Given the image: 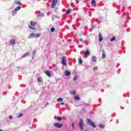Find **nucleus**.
<instances>
[{
	"label": "nucleus",
	"instance_id": "obj_1",
	"mask_svg": "<svg viewBox=\"0 0 131 131\" xmlns=\"http://www.w3.org/2000/svg\"><path fill=\"white\" fill-rule=\"evenodd\" d=\"M39 36H40V34L32 33L29 35L28 38H34L36 37H39Z\"/></svg>",
	"mask_w": 131,
	"mask_h": 131
},
{
	"label": "nucleus",
	"instance_id": "obj_2",
	"mask_svg": "<svg viewBox=\"0 0 131 131\" xmlns=\"http://www.w3.org/2000/svg\"><path fill=\"white\" fill-rule=\"evenodd\" d=\"M87 123L90 125L91 126H92L93 127L96 128V125H95V123L93 122L91 119H86Z\"/></svg>",
	"mask_w": 131,
	"mask_h": 131
},
{
	"label": "nucleus",
	"instance_id": "obj_3",
	"mask_svg": "<svg viewBox=\"0 0 131 131\" xmlns=\"http://www.w3.org/2000/svg\"><path fill=\"white\" fill-rule=\"evenodd\" d=\"M79 126L81 130L83 129V120H80L79 123Z\"/></svg>",
	"mask_w": 131,
	"mask_h": 131
},
{
	"label": "nucleus",
	"instance_id": "obj_4",
	"mask_svg": "<svg viewBox=\"0 0 131 131\" xmlns=\"http://www.w3.org/2000/svg\"><path fill=\"white\" fill-rule=\"evenodd\" d=\"M55 127H57V128H61L62 126H63V124H59L58 123H55L53 124Z\"/></svg>",
	"mask_w": 131,
	"mask_h": 131
},
{
	"label": "nucleus",
	"instance_id": "obj_5",
	"mask_svg": "<svg viewBox=\"0 0 131 131\" xmlns=\"http://www.w3.org/2000/svg\"><path fill=\"white\" fill-rule=\"evenodd\" d=\"M61 64L63 65V66H67V63L65 61V56H63L62 58L61 59Z\"/></svg>",
	"mask_w": 131,
	"mask_h": 131
},
{
	"label": "nucleus",
	"instance_id": "obj_6",
	"mask_svg": "<svg viewBox=\"0 0 131 131\" xmlns=\"http://www.w3.org/2000/svg\"><path fill=\"white\" fill-rule=\"evenodd\" d=\"M57 4V0H53L52 3L51 8L54 9L55 7H56V5Z\"/></svg>",
	"mask_w": 131,
	"mask_h": 131
},
{
	"label": "nucleus",
	"instance_id": "obj_7",
	"mask_svg": "<svg viewBox=\"0 0 131 131\" xmlns=\"http://www.w3.org/2000/svg\"><path fill=\"white\" fill-rule=\"evenodd\" d=\"M71 74V72L69 71H66L64 73L65 76H70V75Z\"/></svg>",
	"mask_w": 131,
	"mask_h": 131
},
{
	"label": "nucleus",
	"instance_id": "obj_8",
	"mask_svg": "<svg viewBox=\"0 0 131 131\" xmlns=\"http://www.w3.org/2000/svg\"><path fill=\"white\" fill-rule=\"evenodd\" d=\"M105 57H106V52H105V51L102 50L101 59H105Z\"/></svg>",
	"mask_w": 131,
	"mask_h": 131
},
{
	"label": "nucleus",
	"instance_id": "obj_9",
	"mask_svg": "<svg viewBox=\"0 0 131 131\" xmlns=\"http://www.w3.org/2000/svg\"><path fill=\"white\" fill-rule=\"evenodd\" d=\"M84 54L85 56H90L91 53H90V51H89L88 49H86V52H85L84 53Z\"/></svg>",
	"mask_w": 131,
	"mask_h": 131
},
{
	"label": "nucleus",
	"instance_id": "obj_10",
	"mask_svg": "<svg viewBox=\"0 0 131 131\" xmlns=\"http://www.w3.org/2000/svg\"><path fill=\"white\" fill-rule=\"evenodd\" d=\"M45 74H46V75H47V76H48L49 77H51V73H50V72L49 71H45Z\"/></svg>",
	"mask_w": 131,
	"mask_h": 131
},
{
	"label": "nucleus",
	"instance_id": "obj_11",
	"mask_svg": "<svg viewBox=\"0 0 131 131\" xmlns=\"http://www.w3.org/2000/svg\"><path fill=\"white\" fill-rule=\"evenodd\" d=\"M99 41L100 42H101V41L103 40V38L102 37V34H101V33H99Z\"/></svg>",
	"mask_w": 131,
	"mask_h": 131
},
{
	"label": "nucleus",
	"instance_id": "obj_12",
	"mask_svg": "<svg viewBox=\"0 0 131 131\" xmlns=\"http://www.w3.org/2000/svg\"><path fill=\"white\" fill-rule=\"evenodd\" d=\"M92 61L95 63V62H96L97 61V57L96 56H92Z\"/></svg>",
	"mask_w": 131,
	"mask_h": 131
},
{
	"label": "nucleus",
	"instance_id": "obj_13",
	"mask_svg": "<svg viewBox=\"0 0 131 131\" xmlns=\"http://www.w3.org/2000/svg\"><path fill=\"white\" fill-rule=\"evenodd\" d=\"M11 45H15V40L14 39H12L10 41Z\"/></svg>",
	"mask_w": 131,
	"mask_h": 131
},
{
	"label": "nucleus",
	"instance_id": "obj_14",
	"mask_svg": "<svg viewBox=\"0 0 131 131\" xmlns=\"http://www.w3.org/2000/svg\"><path fill=\"white\" fill-rule=\"evenodd\" d=\"M29 55V53H26L25 54L23 55V58H26V57H28V56Z\"/></svg>",
	"mask_w": 131,
	"mask_h": 131
},
{
	"label": "nucleus",
	"instance_id": "obj_15",
	"mask_svg": "<svg viewBox=\"0 0 131 131\" xmlns=\"http://www.w3.org/2000/svg\"><path fill=\"white\" fill-rule=\"evenodd\" d=\"M71 12V10L70 9H68L66 11V15H69Z\"/></svg>",
	"mask_w": 131,
	"mask_h": 131
},
{
	"label": "nucleus",
	"instance_id": "obj_16",
	"mask_svg": "<svg viewBox=\"0 0 131 131\" xmlns=\"http://www.w3.org/2000/svg\"><path fill=\"white\" fill-rule=\"evenodd\" d=\"M37 81H39V82H41V81H42V79L41 78V77H39L37 78Z\"/></svg>",
	"mask_w": 131,
	"mask_h": 131
},
{
	"label": "nucleus",
	"instance_id": "obj_17",
	"mask_svg": "<svg viewBox=\"0 0 131 131\" xmlns=\"http://www.w3.org/2000/svg\"><path fill=\"white\" fill-rule=\"evenodd\" d=\"M15 14H17V10H14L13 11H12V15L14 16Z\"/></svg>",
	"mask_w": 131,
	"mask_h": 131
},
{
	"label": "nucleus",
	"instance_id": "obj_18",
	"mask_svg": "<svg viewBox=\"0 0 131 131\" xmlns=\"http://www.w3.org/2000/svg\"><path fill=\"white\" fill-rule=\"evenodd\" d=\"M63 101V98H59L58 99H57V102H62Z\"/></svg>",
	"mask_w": 131,
	"mask_h": 131
},
{
	"label": "nucleus",
	"instance_id": "obj_19",
	"mask_svg": "<svg viewBox=\"0 0 131 131\" xmlns=\"http://www.w3.org/2000/svg\"><path fill=\"white\" fill-rule=\"evenodd\" d=\"M20 9H21V7H20V6H18V7H16L15 9V11H19V10H20Z\"/></svg>",
	"mask_w": 131,
	"mask_h": 131
},
{
	"label": "nucleus",
	"instance_id": "obj_20",
	"mask_svg": "<svg viewBox=\"0 0 131 131\" xmlns=\"http://www.w3.org/2000/svg\"><path fill=\"white\" fill-rule=\"evenodd\" d=\"M15 4H16V5H20V6H21V5H22V4L20 3V2H19V1H16V2H15Z\"/></svg>",
	"mask_w": 131,
	"mask_h": 131
},
{
	"label": "nucleus",
	"instance_id": "obj_21",
	"mask_svg": "<svg viewBox=\"0 0 131 131\" xmlns=\"http://www.w3.org/2000/svg\"><path fill=\"white\" fill-rule=\"evenodd\" d=\"M30 24L32 26H35V23L33 22V21H31L30 22Z\"/></svg>",
	"mask_w": 131,
	"mask_h": 131
},
{
	"label": "nucleus",
	"instance_id": "obj_22",
	"mask_svg": "<svg viewBox=\"0 0 131 131\" xmlns=\"http://www.w3.org/2000/svg\"><path fill=\"white\" fill-rule=\"evenodd\" d=\"M99 127H100V128H104V126H103V125L102 124H100L99 125Z\"/></svg>",
	"mask_w": 131,
	"mask_h": 131
},
{
	"label": "nucleus",
	"instance_id": "obj_23",
	"mask_svg": "<svg viewBox=\"0 0 131 131\" xmlns=\"http://www.w3.org/2000/svg\"><path fill=\"white\" fill-rule=\"evenodd\" d=\"M50 31L51 32H54L55 31V28H51Z\"/></svg>",
	"mask_w": 131,
	"mask_h": 131
},
{
	"label": "nucleus",
	"instance_id": "obj_24",
	"mask_svg": "<svg viewBox=\"0 0 131 131\" xmlns=\"http://www.w3.org/2000/svg\"><path fill=\"white\" fill-rule=\"evenodd\" d=\"M114 40H115V37H114L110 39V41H112V42L114 41Z\"/></svg>",
	"mask_w": 131,
	"mask_h": 131
},
{
	"label": "nucleus",
	"instance_id": "obj_25",
	"mask_svg": "<svg viewBox=\"0 0 131 131\" xmlns=\"http://www.w3.org/2000/svg\"><path fill=\"white\" fill-rule=\"evenodd\" d=\"M79 64H82V60H81V58L79 59Z\"/></svg>",
	"mask_w": 131,
	"mask_h": 131
},
{
	"label": "nucleus",
	"instance_id": "obj_26",
	"mask_svg": "<svg viewBox=\"0 0 131 131\" xmlns=\"http://www.w3.org/2000/svg\"><path fill=\"white\" fill-rule=\"evenodd\" d=\"M71 94H72V95H75V94H76V92H75V91H74L73 92H71Z\"/></svg>",
	"mask_w": 131,
	"mask_h": 131
},
{
	"label": "nucleus",
	"instance_id": "obj_27",
	"mask_svg": "<svg viewBox=\"0 0 131 131\" xmlns=\"http://www.w3.org/2000/svg\"><path fill=\"white\" fill-rule=\"evenodd\" d=\"M91 4L92 5L96 4V1H95V0H92V1L91 2Z\"/></svg>",
	"mask_w": 131,
	"mask_h": 131
},
{
	"label": "nucleus",
	"instance_id": "obj_28",
	"mask_svg": "<svg viewBox=\"0 0 131 131\" xmlns=\"http://www.w3.org/2000/svg\"><path fill=\"white\" fill-rule=\"evenodd\" d=\"M57 120H58L59 121H60V120H61L62 118L58 117L57 118Z\"/></svg>",
	"mask_w": 131,
	"mask_h": 131
},
{
	"label": "nucleus",
	"instance_id": "obj_29",
	"mask_svg": "<svg viewBox=\"0 0 131 131\" xmlns=\"http://www.w3.org/2000/svg\"><path fill=\"white\" fill-rule=\"evenodd\" d=\"M29 28H30V29H33V30L35 29V28H33V27H31V26H29Z\"/></svg>",
	"mask_w": 131,
	"mask_h": 131
},
{
	"label": "nucleus",
	"instance_id": "obj_30",
	"mask_svg": "<svg viewBox=\"0 0 131 131\" xmlns=\"http://www.w3.org/2000/svg\"><path fill=\"white\" fill-rule=\"evenodd\" d=\"M98 70V67H94L93 68V70L94 71H95V70Z\"/></svg>",
	"mask_w": 131,
	"mask_h": 131
},
{
	"label": "nucleus",
	"instance_id": "obj_31",
	"mask_svg": "<svg viewBox=\"0 0 131 131\" xmlns=\"http://www.w3.org/2000/svg\"><path fill=\"white\" fill-rule=\"evenodd\" d=\"M74 99H75V100H79V97H74Z\"/></svg>",
	"mask_w": 131,
	"mask_h": 131
},
{
	"label": "nucleus",
	"instance_id": "obj_32",
	"mask_svg": "<svg viewBox=\"0 0 131 131\" xmlns=\"http://www.w3.org/2000/svg\"><path fill=\"white\" fill-rule=\"evenodd\" d=\"M79 41H81V42H85V41L83 42V40L82 39H80Z\"/></svg>",
	"mask_w": 131,
	"mask_h": 131
},
{
	"label": "nucleus",
	"instance_id": "obj_33",
	"mask_svg": "<svg viewBox=\"0 0 131 131\" xmlns=\"http://www.w3.org/2000/svg\"><path fill=\"white\" fill-rule=\"evenodd\" d=\"M21 116H22V114H20L19 115H18V116L17 117H18V118H20V117H21Z\"/></svg>",
	"mask_w": 131,
	"mask_h": 131
},
{
	"label": "nucleus",
	"instance_id": "obj_34",
	"mask_svg": "<svg viewBox=\"0 0 131 131\" xmlns=\"http://www.w3.org/2000/svg\"><path fill=\"white\" fill-rule=\"evenodd\" d=\"M76 79H77V77H76V76H75V77H74L73 80H74V81H75V80H76Z\"/></svg>",
	"mask_w": 131,
	"mask_h": 131
},
{
	"label": "nucleus",
	"instance_id": "obj_35",
	"mask_svg": "<svg viewBox=\"0 0 131 131\" xmlns=\"http://www.w3.org/2000/svg\"><path fill=\"white\" fill-rule=\"evenodd\" d=\"M72 126L73 128H75V127H74V123H72Z\"/></svg>",
	"mask_w": 131,
	"mask_h": 131
},
{
	"label": "nucleus",
	"instance_id": "obj_36",
	"mask_svg": "<svg viewBox=\"0 0 131 131\" xmlns=\"http://www.w3.org/2000/svg\"><path fill=\"white\" fill-rule=\"evenodd\" d=\"M35 53H36V51L35 50H34L33 52V55H35Z\"/></svg>",
	"mask_w": 131,
	"mask_h": 131
},
{
	"label": "nucleus",
	"instance_id": "obj_37",
	"mask_svg": "<svg viewBox=\"0 0 131 131\" xmlns=\"http://www.w3.org/2000/svg\"><path fill=\"white\" fill-rule=\"evenodd\" d=\"M12 116H9V119H12Z\"/></svg>",
	"mask_w": 131,
	"mask_h": 131
},
{
	"label": "nucleus",
	"instance_id": "obj_38",
	"mask_svg": "<svg viewBox=\"0 0 131 131\" xmlns=\"http://www.w3.org/2000/svg\"><path fill=\"white\" fill-rule=\"evenodd\" d=\"M60 105H64V102H61V103H60Z\"/></svg>",
	"mask_w": 131,
	"mask_h": 131
},
{
	"label": "nucleus",
	"instance_id": "obj_39",
	"mask_svg": "<svg viewBox=\"0 0 131 131\" xmlns=\"http://www.w3.org/2000/svg\"><path fill=\"white\" fill-rule=\"evenodd\" d=\"M54 17H52V20L54 21Z\"/></svg>",
	"mask_w": 131,
	"mask_h": 131
},
{
	"label": "nucleus",
	"instance_id": "obj_40",
	"mask_svg": "<svg viewBox=\"0 0 131 131\" xmlns=\"http://www.w3.org/2000/svg\"><path fill=\"white\" fill-rule=\"evenodd\" d=\"M47 105H49V102H47Z\"/></svg>",
	"mask_w": 131,
	"mask_h": 131
},
{
	"label": "nucleus",
	"instance_id": "obj_41",
	"mask_svg": "<svg viewBox=\"0 0 131 131\" xmlns=\"http://www.w3.org/2000/svg\"><path fill=\"white\" fill-rule=\"evenodd\" d=\"M47 105H48V104H45V107H46Z\"/></svg>",
	"mask_w": 131,
	"mask_h": 131
},
{
	"label": "nucleus",
	"instance_id": "obj_42",
	"mask_svg": "<svg viewBox=\"0 0 131 131\" xmlns=\"http://www.w3.org/2000/svg\"><path fill=\"white\" fill-rule=\"evenodd\" d=\"M0 131H3V129H0Z\"/></svg>",
	"mask_w": 131,
	"mask_h": 131
}]
</instances>
